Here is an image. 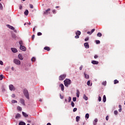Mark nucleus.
<instances>
[{
	"label": "nucleus",
	"mask_w": 125,
	"mask_h": 125,
	"mask_svg": "<svg viewBox=\"0 0 125 125\" xmlns=\"http://www.w3.org/2000/svg\"><path fill=\"white\" fill-rule=\"evenodd\" d=\"M103 102L105 103L106 102V96L104 95L103 96Z\"/></svg>",
	"instance_id": "26"
},
{
	"label": "nucleus",
	"mask_w": 125,
	"mask_h": 125,
	"mask_svg": "<svg viewBox=\"0 0 125 125\" xmlns=\"http://www.w3.org/2000/svg\"><path fill=\"white\" fill-rule=\"evenodd\" d=\"M13 30L15 32V33H17V30H15V29Z\"/></svg>",
	"instance_id": "61"
},
{
	"label": "nucleus",
	"mask_w": 125,
	"mask_h": 125,
	"mask_svg": "<svg viewBox=\"0 0 125 125\" xmlns=\"http://www.w3.org/2000/svg\"><path fill=\"white\" fill-rule=\"evenodd\" d=\"M101 97H99V101L100 102L101 101Z\"/></svg>",
	"instance_id": "53"
},
{
	"label": "nucleus",
	"mask_w": 125,
	"mask_h": 125,
	"mask_svg": "<svg viewBox=\"0 0 125 125\" xmlns=\"http://www.w3.org/2000/svg\"><path fill=\"white\" fill-rule=\"evenodd\" d=\"M11 50L12 52H13L14 53L17 52V49L15 48H12Z\"/></svg>",
	"instance_id": "14"
},
{
	"label": "nucleus",
	"mask_w": 125,
	"mask_h": 125,
	"mask_svg": "<svg viewBox=\"0 0 125 125\" xmlns=\"http://www.w3.org/2000/svg\"><path fill=\"white\" fill-rule=\"evenodd\" d=\"M97 122H98V119H95L94 120V125H96V123H97Z\"/></svg>",
	"instance_id": "28"
},
{
	"label": "nucleus",
	"mask_w": 125,
	"mask_h": 125,
	"mask_svg": "<svg viewBox=\"0 0 125 125\" xmlns=\"http://www.w3.org/2000/svg\"><path fill=\"white\" fill-rule=\"evenodd\" d=\"M42 34L41 32H38L37 34L38 36H42Z\"/></svg>",
	"instance_id": "42"
},
{
	"label": "nucleus",
	"mask_w": 125,
	"mask_h": 125,
	"mask_svg": "<svg viewBox=\"0 0 125 125\" xmlns=\"http://www.w3.org/2000/svg\"><path fill=\"white\" fill-rule=\"evenodd\" d=\"M7 27L9 29H10L11 30H14L15 28L13 26L9 25V24L7 25Z\"/></svg>",
	"instance_id": "13"
},
{
	"label": "nucleus",
	"mask_w": 125,
	"mask_h": 125,
	"mask_svg": "<svg viewBox=\"0 0 125 125\" xmlns=\"http://www.w3.org/2000/svg\"><path fill=\"white\" fill-rule=\"evenodd\" d=\"M0 65H3V62H2L1 61H0Z\"/></svg>",
	"instance_id": "45"
},
{
	"label": "nucleus",
	"mask_w": 125,
	"mask_h": 125,
	"mask_svg": "<svg viewBox=\"0 0 125 125\" xmlns=\"http://www.w3.org/2000/svg\"><path fill=\"white\" fill-rule=\"evenodd\" d=\"M45 50H47V51H49L50 50V48L48 46H46L44 48Z\"/></svg>",
	"instance_id": "16"
},
{
	"label": "nucleus",
	"mask_w": 125,
	"mask_h": 125,
	"mask_svg": "<svg viewBox=\"0 0 125 125\" xmlns=\"http://www.w3.org/2000/svg\"><path fill=\"white\" fill-rule=\"evenodd\" d=\"M20 117H21V115H20V114L18 113L16 114L15 118L16 119H19V118H20Z\"/></svg>",
	"instance_id": "17"
},
{
	"label": "nucleus",
	"mask_w": 125,
	"mask_h": 125,
	"mask_svg": "<svg viewBox=\"0 0 125 125\" xmlns=\"http://www.w3.org/2000/svg\"><path fill=\"white\" fill-rule=\"evenodd\" d=\"M87 85H90V81H88L87 82Z\"/></svg>",
	"instance_id": "43"
},
{
	"label": "nucleus",
	"mask_w": 125,
	"mask_h": 125,
	"mask_svg": "<svg viewBox=\"0 0 125 125\" xmlns=\"http://www.w3.org/2000/svg\"><path fill=\"white\" fill-rule=\"evenodd\" d=\"M13 62L15 63V64H16V65H21V62H20V61L18 59H14L13 60Z\"/></svg>",
	"instance_id": "3"
},
{
	"label": "nucleus",
	"mask_w": 125,
	"mask_h": 125,
	"mask_svg": "<svg viewBox=\"0 0 125 125\" xmlns=\"http://www.w3.org/2000/svg\"><path fill=\"white\" fill-rule=\"evenodd\" d=\"M0 8L1 9H2V4H1V3H0Z\"/></svg>",
	"instance_id": "50"
},
{
	"label": "nucleus",
	"mask_w": 125,
	"mask_h": 125,
	"mask_svg": "<svg viewBox=\"0 0 125 125\" xmlns=\"http://www.w3.org/2000/svg\"><path fill=\"white\" fill-rule=\"evenodd\" d=\"M60 97L61 99H63V98H64V96H62L61 94H60Z\"/></svg>",
	"instance_id": "52"
},
{
	"label": "nucleus",
	"mask_w": 125,
	"mask_h": 125,
	"mask_svg": "<svg viewBox=\"0 0 125 125\" xmlns=\"http://www.w3.org/2000/svg\"><path fill=\"white\" fill-rule=\"evenodd\" d=\"M47 125H51V124L48 123L47 124Z\"/></svg>",
	"instance_id": "63"
},
{
	"label": "nucleus",
	"mask_w": 125,
	"mask_h": 125,
	"mask_svg": "<svg viewBox=\"0 0 125 125\" xmlns=\"http://www.w3.org/2000/svg\"><path fill=\"white\" fill-rule=\"evenodd\" d=\"M30 8H34V6L32 4H30Z\"/></svg>",
	"instance_id": "46"
},
{
	"label": "nucleus",
	"mask_w": 125,
	"mask_h": 125,
	"mask_svg": "<svg viewBox=\"0 0 125 125\" xmlns=\"http://www.w3.org/2000/svg\"><path fill=\"white\" fill-rule=\"evenodd\" d=\"M60 87L61 88L62 91H64V85L63 84H61L60 85Z\"/></svg>",
	"instance_id": "11"
},
{
	"label": "nucleus",
	"mask_w": 125,
	"mask_h": 125,
	"mask_svg": "<svg viewBox=\"0 0 125 125\" xmlns=\"http://www.w3.org/2000/svg\"><path fill=\"white\" fill-rule=\"evenodd\" d=\"M85 118H86V119H88V118H89V114L88 113L86 114Z\"/></svg>",
	"instance_id": "30"
},
{
	"label": "nucleus",
	"mask_w": 125,
	"mask_h": 125,
	"mask_svg": "<svg viewBox=\"0 0 125 125\" xmlns=\"http://www.w3.org/2000/svg\"><path fill=\"white\" fill-rule=\"evenodd\" d=\"M94 58H95V59H96L97 58H98V56H97V55H95L94 56Z\"/></svg>",
	"instance_id": "47"
},
{
	"label": "nucleus",
	"mask_w": 125,
	"mask_h": 125,
	"mask_svg": "<svg viewBox=\"0 0 125 125\" xmlns=\"http://www.w3.org/2000/svg\"><path fill=\"white\" fill-rule=\"evenodd\" d=\"M52 12H53V13L54 14H55V13H56V11L55 10H53L52 11Z\"/></svg>",
	"instance_id": "48"
},
{
	"label": "nucleus",
	"mask_w": 125,
	"mask_h": 125,
	"mask_svg": "<svg viewBox=\"0 0 125 125\" xmlns=\"http://www.w3.org/2000/svg\"><path fill=\"white\" fill-rule=\"evenodd\" d=\"M114 113L115 115H118V110H115Z\"/></svg>",
	"instance_id": "41"
},
{
	"label": "nucleus",
	"mask_w": 125,
	"mask_h": 125,
	"mask_svg": "<svg viewBox=\"0 0 125 125\" xmlns=\"http://www.w3.org/2000/svg\"><path fill=\"white\" fill-rule=\"evenodd\" d=\"M48 11H50V8L47 9L44 12V14H47V13H48Z\"/></svg>",
	"instance_id": "27"
},
{
	"label": "nucleus",
	"mask_w": 125,
	"mask_h": 125,
	"mask_svg": "<svg viewBox=\"0 0 125 125\" xmlns=\"http://www.w3.org/2000/svg\"><path fill=\"white\" fill-rule=\"evenodd\" d=\"M118 111H119V112H120V113H121V112H122V108H119L118 109Z\"/></svg>",
	"instance_id": "54"
},
{
	"label": "nucleus",
	"mask_w": 125,
	"mask_h": 125,
	"mask_svg": "<svg viewBox=\"0 0 125 125\" xmlns=\"http://www.w3.org/2000/svg\"><path fill=\"white\" fill-rule=\"evenodd\" d=\"M80 70H83V66H80Z\"/></svg>",
	"instance_id": "56"
},
{
	"label": "nucleus",
	"mask_w": 125,
	"mask_h": 125,
	"mask_svg": "<svg viewBox=\"0 0 125 125\" xmlns=\"http://www.w3.org/2000/svg\"><path fill=\"white\" fill-rule=\"evenodd\" d=\"M64 101H65V102H67L68 100H67V99H65L64 100Z\"/></svg>",
	"instance_id": "62"
},
{
	"label": "nucleus",
	"mask_w": 125,
	"mask_h": 125,
	"mask_svg": "<svg viewBox=\"0 0 125 125\" xmlns=\"http://www.w3.org/2000/svg\"><path fill=\"white\" fill-rule=\"evenodd\" d=\"M76 95L77 97H80V91L79 90H77Z\"/></svg>",
	"instance_id": "23"
},
{
	"label": "nucleus",
	"mask_w": 125,
	"mask_h": 125,
	"mask_svg": "<svg viewBox=\"0 0 125 125\" xmlns=\"http://www.w3.org/2000/svg\"><path fill=\"white\" fill-rule=\"evenodd\" d=\"M35 30H36V27H34L33 29V32H35Z\"/></svg>",
	"instance_id": "60"
},
{
	"label": "nucleus",
	"mask_w": 125,
	"mask_h": 125,
	"mask_svg": "<svg viewBox=\"0 0 125 125\" xmlns=\"http://www.w3.org/2000/svg\"><path fill=\"white\" fill-rule=\"evenodd\" d=\"M84 76L85 79H89V75L86 74L85 73H84Z\"/></svg>",
	"instance_id": "19"
},
{
	"label": "nucleus",
	"mask_w": 125,
	"mask_h": 125,
	"mask_svg": "<svg viewBox=\"0 0 125 125\" xmlns=\"http://www.w3.org/2000/svg\"><path fill=\"white\" fill-rule=\"evenodd\" d=\"M73 101H74V102H76V101H77V98L76 97H74L73 98Z\"/></svg>",
	"instance_id": "36"
},
{
	"label": "nucleus",
	"mask_w": 125,
	"mask_h": 125,
	"mask_svg": "<svg viewBox=\"0 0 125 125\" xmlns=\"http://www.w3.org/2000/svg\"><path fill=\"white\" fill-rule=\"evenodd\" d=\"M18 110L19 111H22V108L20 106H18Z\"/></svg>",
	"instance_id": "33"
},
{
	"label": "nucleus",
	"mask_w": 125,
	"mask_h": 125,
	"mask_svg": "<svg viewBox=\"0 0 125 125\" xmlns=\"http://www.w3.org/2000/svg\"><path fill=\"white\" fill-rule=\"evenodd\" d=\"M106 84H107V82L106 81L103 82V85H106Z\"/></svg>",
	"instance_id": "38"
},
{
	"label": "nucleus",
	"mask_w": 125,
	"mask_h": 125,
	"mask_svg": "<svg viewBox=\"0 0 125 125\" xmlns=\"http://www.w3.org/2000/svg\"><path fill=\"white\" fill-rule=\"evenodd\" d=\"M94 31H95V29H92V30L91 31H88L87 32V34H88V35H91V34H92V33H93V32H94Z\"/></svg>",
	"instance_id": "9"
},
{
	"label": "nucleus",
	"mask_w": 125,
	"mask_h": 125,
	"mask_svg": "<svg viewBox=\"0 0 125 125\" xmlns=\"http://www.w3.org/2000/svg\"><path fill=\"white\" fill-rule=\"evenodd\" d=\"M24 13L25 15H26L27 16L29 14V11L28 10H26L24 11Z\"/></svg>",
	"instance_id": "22"
},
{
	"label": "nucleus",
	"mask_w": 125,
	"mask_h": 125,
	"mask_svg": "<svg viewBox=\"0 0 125 125\" xmlns=\"http://www.w3.org/2000/svg\"><path fill=\"white\" fill-rule=\"evenodd\" d=\"M9 87L10 90H11V91H12V90H13V91L15 90V87H14V86H13V85H12V84L10 85L9 86Z\"/></svg>",
	"instance_id": "6"
},
{
	"label": "nucleus",
	"mask_w": 125,
	"mask_h": 125,
	"mask_svg": "<svg viewBox=\"0 0 125 125\" xmlns=\"http://www.w3.org/2000/svg\"><path fill=\"white\" fill-rule=\"evenodd\" d=\"M20 48L22 51H26V48L23 45H21Z\"/></svg>",
	"instance_id": "7"
},
{
	"label": "nucleus",
	"mask_w": 125,
	"mask_h": 125,
	"mask_svg": "<svg viewBox=\"0 0 125 125\" xmlns=\"http://www.w3.org/2000/svg\"><path fill=\"white\" fill-rule=\"evenodd\" d=\"M83 99H84V100H86V101L88 100V98H87V97L86 96V95H85V94L83 95Z\"/></svg>",
	"instance_id": "21"
},
{
	"label": "nucleus",
	"mask_w": 125,
	"mask_h": 125,
	"mask_svg": "<svg viewBox=\"0 0 125 125\" xmlns=\"http://www.w3.org/2000/svg\"><path fill=\"white\" fill-rule=\"evenodd\" d=\"M105 119H106V121H108V120H109V116H107L106 117Z\"/></svg>",
	"instance_id": "49"
},
{
	"label": "nucleus",
	"mask_w": 125,
	"mask_h": 125,
	"mask_svg": "<svg viewBox=\"0 0 125 125\" xmlns=\"http://www.w3.org/2000/svg\"><path fill=\"white\" fill-rule=\"evenodd\" d=\"M12 103H17V101L13 100H12Z\"/></svg>",
	"instance_id": "37"
},
{
	"label": "nucleus",
	"mask_w": 125,
	"mask_h": 125,
	"mask_svg": "<svg viewBox=\"0 0 125 125\" xmlns=\"http://www.w3.org/2000/svg\"><path fill=\"white\" fill-rule=\"evenodd\" d=\"M60 8V6H56V8Z\"/></svg>",
	"instance_id": "58"
},
{
	"label": "nucleus",
	"mask_w": 125,
	"mask_h": 125,
	"mask_svg": "<svg viewBox=\"0 0 125 125\" xmlns=\"http://www.w3.org/2000/svg\"><path fill=\"white\" fill-rule=\"evenodd\" d=\"M20 101L21 103L22 104V105H25V100H24V99H21Z\"/></svg>",
	"instance_id": "15"
},
{
	"label": "nucleus",
	"mask_w": 125,
	"mask_h": 125,
	"mask_svg": "<svg viewBox=\"0 0 125 125\" xmlns=\"http://www.w3.org/2000/svg\"><path fill=\"white\" fill-rule=\"evenodd\" d=\"M71 106L72 107H75V103L73 102H71Z\"/></svg>",
	"instance_id": "39"
},
{
	"label": "nucleus",
	"mask_w": 125,
	"mask_h": 125,
	"mask_svg": "<svg viewBox=\"0 0 125 125\" xmlns=\"http://www.w3.org/2000/svg\"><path fill=\"white\" fill-rule=\"evenodd\" d=\"M77 110H78V108H74L73 109V112H76V111H77Z\"/></svg>",
	"instance_id": "44"
},
{
	"label": "nucleus",
	"mask_w": 125,
	"mask_h": 125,
	"mask_svg": "<svg viewBox=\"0 0 125 125\" xmlns=\"http://www.w3.org/2000/svg\"><path fill=\"white\" fill-rule=\"evenodd\" d=\"M2 79H3V75H0V81H2Z\"/></svg>",
	"instance_id": "32"
},
{
	"label": "nucleus",
	"mask_w": 125,
	"mask_h": 125,
	"mask_svg": "<svg viewBox=\"0 0 125 125\" xmlns=\"http://www.w3.org/2000/svg\"><path fill=\"white\" fill-rule=\"evenodd\" d=\"M18 58H19V59H20V60H23V56L21 54H19L18 55Z\"/></svg>",
	"instance_id": "12"
},
{
	"label": "nucleus",
	"mask_w": 125,
	"mask_h": 125,
	"mask_svg": "<svg viewBox=\"0 0 125 125\" xmlns=\"http://www.w3.org/2000/svg\"><path fill=\"white\" fill-rule=\"evenodd\" d=\"M31 61H32V62H35V61H36V58L35 57H33L32 59H31Z\"/></svg>",
	"instance_id": "31"
},
{
	"label": "nucleus",
	"mask_w": 125,
	"mask_h": 125,
	"mask_svg": "<svg viewBox=\"0 0 125 125\" xmlns=\"http://www.w3.org/2000/svg\"><path fill=\"white\" fill-rule=\"evenodd\" d=\"M114 84H116V83H119V81L117 80H115L114 81Z\"/></svg>",
	"instance_id": "29"
},
{
	"label": "nucleus",
	"mask_w": 125,
	"mask_h": 125,
	"mask_svg": "<svg viewBox=\"0 0 125 125\" xmlns=\"http://www.w3.org/2000/svg\"><path fill=\"white\" fill-rule=\"evenodd\" d=\"M92 64H93V65H97L98 64V63H99V62H98V61H92L91 62Z\"/></svg>",
	"instance_id": "8"
},
{
	"label": "nucleus",
	"mask_w": 125,
	"mask_h": 125,
	"mask_svg": "<svg viewBox=\"0 0 125 125\" xmlns=\"http://www.w3.org/2000/svg\"><path fill=\"white\" fill-rule=\"evenodd\" d=\"M71 100H72V98L71 97H68V102H71Z\"/></svg>",
	"instance_id": "40"
},
{
	"label": "nucleus",
	"mask_w": 125,
	"mask_h": 125,
	"mask_svg": "<svg viewBox=\"0 0 125 125\" xmlns=\"http://www.w3.org/2000/svg\"><path fill=\"white\" fill-rule=\"evenodd\" d=\"M19 125H26V123H25V122H20L19 123Z\"/></svg>",
	"instance_id": "25"
},
{
	"label": "nucleus",
	"mask_w": 125,
	"mask_h": 125,
	"mask_svg": "<svg viewBox=\"0 0 125 125\" xmlns=\"http://www.w3.org/2000/svg\"><path fill=\"white\" fill-rule=\"evenodd\" d=\"M19 44H20V46H21V45H22L23 42L22 41H20L19 42Z\"/></svg>",
	"instance_id": "34"
},
{
	"label": "nucleus",
	"mask_w": 125,
	"mask_h": 125,
	"mask_svg": "<svg viewBox=\"0 0 125 125\" xmlns=\"http://www.w3.org/2000/svg\"><path fill=\"white\" fill-rule=\"evenodd\" d=\"M35 39V35H32V40H33Z\"/></svg>",
	"instance_id": "51"
},
{
	"label": "nucleus",
	"mask_w": 125,
	"mask_h": 125,
	"mask_svg": "<svg viewBox=\"0 0 125 125\" xmlns=\"http://www.w3.org/2000/svg\"><path fill=\"white\" fill-rule=\"evenodd\" d=\"M84 41H85V42H87V41H88V38H85Z\"/></svg>",
	"instance_id": "55"
},
{
	"label": "nucleus",
	"mask_w": 125,
	"mask_h": 125,
	"mask_svg": "<svg viewBox=\"0 0 125 125\" xmlns=\"http://www.w3.org/2000/svg\"><path fill=\"white\" fill-rule=\"evenodd\" d=\"M23 94H24L26 98L29 99L30 97H29V92H28V90L24 89L23 90Z\"/></svg>",
	"instance_id": "2"
},
{
	"label": "nucleus",
	"mask_w": 125,
	"mask_h": 125,
	"mask_svg": "<svg viewBox=\"0 0 125 125\" xmlns=\"http://www.w3.org/2000/svg\"><path fill=\"white\" fill-rule=\"evenodd\" d=\"M12 71H14V67H12Z\"/></svg>",
	"instance_id": "64"
},
{
	"label": "nucleus",
	"mask_w": 125,
	"mask_h": 125,
	"mask_svg": "<svg viewBox=\"0 0 125 125\" xmlns=\"http://www.w3.org/2000/svg\"><path fill=\"white\" fill-rule=\"evenodd\" d=\"M63 83L65 86H66V87H68V86H69V85L71 84V80L66 79L63 81Z\"/></svg>",
	"instance_id": "1"
},
{
	"label": "nucleus",
	"mask_w": 125,
	"mask_h": 125,
	"mask_svg": "<svg viewBox=\"0 0 125 125\" xmlns=\"http://www.w3.org/2000/svg\"><path fill=\"white\" fill-rule=\"evenodd\" d=\"M22 113L23 116H24L25 118H27V117H28V114H27L26 113H25V112H22Z\"/></svg>",
	"instance_id": "20"
},
{
	"label": "nucleus",
	"mask_w": 125,
	"mask_h": 125,
	"mask_svg": "<svg viewBox=\"0 0 125 125\" xmlns=\"http://www.w3.org/2000/svg\"><path fill=\"white\" fill-rule=\"evenodd\" d=\"M84 46H85V48H89V45L88 44V42L84 43Z\"/></svg>",
	"instance_id": "10"
},
{
	"label": "nucleus",
	"mask_w": 125,
	"mask_h": 125,
	"mask_svg": "<svg viewBox=\"0 0 125 125\" xmlns=\"http://www.w3.org/2000/svg\"><path fill=\"white\" fill-rule=\"evenodd\" d=\"M76 119V122L78 123L79 121H80V119H81V117L80 116H77Z\"/></svg>",
	"instance_id": "24"
},
{
	"label": "nucleus",
	"mask_w": 125,
	"mask_h": 125,
	"mask_svg": "<svg viewBox=\"0 0 125 125\" xmlns=\"http://www.w3.org/2000/svg\"><path fill=\"white\" fill-rule=\"evenodd\" d=\"M20 9H22V5L20 6Z\"/></svg>",
	"instance_id": "59"
},
{
	"label": "nucleus",
	"mask_w": 125,
	"mask_h": 125,
	"mask_svg": "<svg viewBox=\"0 0 125 125\" xmlns=\"http://www.w3.org/2000/svg\"><path fill=\"white\" fill-rule=\"evenodd\" d=\"M119 109L122 108V105H119Z\"/></svg>",
	"instance_id": "57"
},
{
	"label": "nucleus",
	"mask_w": 125,
	"mask_h": 125,
	"mask_svg": "<svg viewBox=\"0 0 125 125\" xmlns=\"http://www.w3.org/2000/svg\"><path fill=\"white\" fill-rule=\"evenodd\" d=\"M97 37H99V38H101L102 37V34L100 32H98L97 34Z\"/></svg>",
	"instance_id": "18"
},
{
	"label": "nucleus",
	"mask_w": 125,
	"mask_h": 125,
	"mask_svg": "<svg viewBox=\"0 0 125 125\" xmlns=\"http://www.w3.org/2000/svg\"><path fill=\"white\" fill-rule=\"evenodd\" d=\"M96 43H97V44H99V43H100V41L99 40L96 41Z\"/></svg>",
	"instance_id": "35"
},
{
	"label": "nucleus",
	"mask_w": 125,
	"mask_h": 125,
	"mask_svg": "<svg viewBox=\"0 0 125 125\" xmlns=\"http://www.w3.org/2000/svg\"><path fill=\"white\" fill-rule=\"evenodd\" d=\"M81 34H82V33L81 32V31L78 30V31L76 32V36H75V39H79V38H80V36H81Z\"/></svg>",
	"instance_id": "5"
},
{
	"label": "nucleus",
	"mask_w": 125,
	"mask_h": 125,
	"mask_svg": "<svg viewBox=\"0 0 125 125\" xmlns=\"http://www.w3.org/2000/svg\"><path fill=\"white\" fill-rule=\"evenodd\" d=\"M66 78V74H62L59 77V81H63Z\"/></svg>",
	"instance_id": "4"
}]
</instances>
